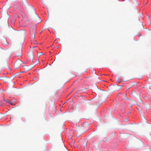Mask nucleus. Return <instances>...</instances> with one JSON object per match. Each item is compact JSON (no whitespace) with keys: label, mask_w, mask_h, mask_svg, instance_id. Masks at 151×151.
Here are the masks:
<instances>
[{"label":"nucleus","mask_w":151,"mask_h":151,"mask_svg":"<svg viewBox=\"0 0 151 151\" xmlns=\"http://www.w3.org/2000/svg\"><path fill=\"white\" fill-rule=\"evenodd\" d=\"M36 29L35 26L31 28L30 30V33L33 39L35 37V34L36 32Z\"/></svg>","instance_id":"nucleus-1"},{"label":"nucleus","mask_w":151,"mask_h":151,"mask_svg":"<svg viewBox=\"0 0 151 151\" xmlns=\"http://www.w3.org/2000/svg\"><path fill=\"white\" fill-rule=\"evenodd\" d=\"M22 63V61L19 60L18 59L14 63V66L16 68H17L19 67Z\"/></svg>","instance_id":"nucleus-2"},{"label":"nucleus","mask_w":151,"mask_h":151,"mask_svg":"<svg viewBox=\"0 0 151 151\" xmlns=\"http://www.w3.org/2000/svg\"><path fill=\"white\" fill-rule=\"evenodd\" d=\"M131 94L132 95L135 97L138 100H140L139 95L137 94L136 91H134Z\"/></svg>","instance_id":"nucleus-3"},{"label":"nucleus","mask_w":151,"mask_h":151,"mask_svg":"<svg viewBox=\"0 0 151 151\" xmlns=\"http://www.w3.org/2000/svg\"><path fill=\"white\" fill-rule=\"evenodd\" d=\"M28 56L30 60L32 61L34 58V55L32 52H31L28 53Z\"/></svg>","instance_id":"nucleus-4"},{"label":"nucleus","mask_w":151,"mask_h":151,"mask_svg":"<svg viewBox=\"0 0 151 151\" xmlns=\"http://www.w3.org/2000/svg\"><path fill=\"white\" fill-rule=\"evenodd\" d=\"M120 137L123 139H125L127 138V135L125 134H122L120 135Z\"/></svg>","instance_id":"nucleus-5"},{"label":"nucleus","mask_w":151,"mask_h":151,"mask_svg":"<svg viewBox=\"0 0 151 151\" xmlns=\"http://www.w3.org/2000/svg\"><path fill=\"white\" fill-rule=\"evenodd\" d=\"M22 1L24 5H27V0H22Z\"/></svg>","instance_id":"nucleus-6"},{"label":"nucleus","mask_w":151,"mask_h":151,"mask_svg":"<svg viewBox=\"0 0 151 151\" xmlns=\"http://www.w3.org/2000/svg\"><path fill=\"white\" fill-rule=\"evenodd\" d=\"M84 127H83L82 128H81L80 129V131L81 132V133H83L84 132V131H83V130L84 129Z\"/></svg>","instance_id":"nucleus-7"},{"label":"nucleus","mask_w":151,"mask_h":151,"mask_svg":"<svg viewBox=\"0 0 151 151\" xmlns=\"http://www.w3.org/2000/svg\"><path fill=\"white\" fill-rule=\"evenodd\" d=\"M122 96V93H119L117 96V97H121Z\"/></svg>","instance_id":"nucleus-8"},{"label":"nucleus","mask_w":151,"mask_h":151,"mask_svg":"<svg viewBox=\"0 0 151 151\" xmlns=\"http://www.w3.org/2000/svg\"><path fill=\"white\" fill-rule=\"evenodd\" d=\"M43 53L42 52H40L39 53H38V56H40L41 55H42Z\"/></svg>","instance_id":"nucleus-9"},{"label":"nucleus","mask_w":151,"mask_h":151,"mask_svg":"<svg viewBox=\"0 0 151 151\" xmlns=\"http://www.w3.org/2000/svg\"><path fill=\"white\" fill-rule=\"evenodd\" d=\"M6 102H7L9 103V104H12V103L10 102V101L9 100H7L6 101Z\"/></svg>","instance_id":"nucleus-10"},{"label":"nucleus","mask_w":151,"mask_h":151,"mask_svg":"<svg viewBox=\"0 0 151 151\" xmlns=\"http://www.w3.org/2000/svg\"><path fill=\"white\" fill-rule=\"evenodd\" d=\"M20 54H21V52H22V50H20Z\"/></svg>","instance_id":"nucleus-11"},{"label":"nucleus","mask_w":151,"mask_h":151,"mask_svg":"<svg viewBox=\"0 0 151 151\" xmlns=\"http://www.w3.org/2000/svg\"><path fill=\"white\" fill-rule=\"evenodd\" d=\"M12 0L13 1H15V0Z\"/></svg>","instance_id":"nucleus-12"}]
</instances>
